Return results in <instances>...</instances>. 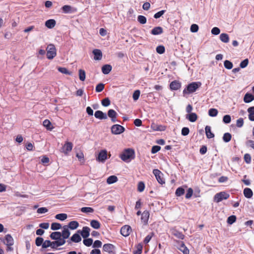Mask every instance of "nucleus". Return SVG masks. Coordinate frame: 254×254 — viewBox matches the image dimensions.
Returning a JSON list of instances; mask_svg holds the SVG:
<instances>
[{
    "label": "nucleus",
    "instance_id": "nucleus-1",
    "mask_svg": "<svg viewBox=\"0 0 254 254\" xmlns=\"http://www.w3.org/2000/svg\"><path fill=\"white\" fill-rule=\"evenodd\" d=\"M134 151L132 149L127 148L125 149L120 155L121 159L126 162H129L134 158Z\"/></svg>",
    "mask_w": 254,
    "mask_h": 254
},
{
    "label": "nucleus",
    "instance_id": "nucleus-2",
    "mask_svg": "<svg viewBox=\"0 0 254 254\" xmlns=\"http://www.w3.org/2000/svg\"><path fill=\"white\" fill-rule=\"evenodd\" d=\"M201 85L200 82H192L189 84L186 88L183 90V94H191L194 92Z\"/></svg>",
    "mask_w": 254,
    "mask_h": 254
},
{
    "label": "nucleus",
    "instance_id": "nucleus-3",
    "mask_svg": "<svg viewBox=\"0 0 254 254\" xmlns=\"http://www.w3.org/2000/svg\"><path fill=\"white\" fill-rule=\"evenodd\" d=\"M47 58L49 60L53 59L57 55V50L54 44H50L46 48Z\"/></svg>",
    "mask_w": 254,
    "mask_h": 254
},
{
    "label": "nucleus",
    "instance_id": "nucleus-4",
    "mask_svg": "<svg viewBox=\"0 0 254 254\" xmlns=\"http://www.w3.org/2000/svg\"><path fill=\"white\" fill-rule=\"evenodd\" d=\"M229 197V194L225 192L222 191L216 193L214 196V201L219 202L223 199H227Z\"/></svg>",
    "mask_w": 254,
    "mask_h": 254
},
{
    "label": "nucleus",
    "instance_id": "nucleus-5",
    "mask_svg": "<svg viewBox=\"0 0 254 254\" xmlns=\"http://www.w3.org/2000/svg\"><path fill=\"white\" fill-rule=\"evenodd\" d=\"M125 131V128L119 125H114L111 127V131L113 134H119Z\"/></svg>",
    "mask_w": 254,
    "mask_h": 254
},
{
    "label": "nucleus",
    "instance_id": "nucleus-6",
    "mask_svg": "<svg viewBox=\"0 0 254 254\" xmlns=\"http://www.w3.org/2000/svg\"><path fill=\"white\" fill-rule=\"evenodd\" d=\"M153 173L159 184L162 185L165 183V181L162 177L163 174L158 169H154L153 171Z\"/></svg>",
    "mask_w": 254,
    "mask_h": 254
},
{
    "label": "nucleus",
    "instance_id": "nucleus-7",
    "mask_svg": "<svg viewBox=\"0 0 254 254\" xmlns=\"http://www.w3.org/2000/svg\"><path fill=\"white\" fill-rule=\"evenodd\" d=\"M107 158V151L106 150H101L96 158L97 161L100 162L104 163Z\"/></svg>",
    "mask_w": 254,
    "mask_h": 254
},
{
    "label": "nucleus",
    "instance_id": "nucleus-8",
    "mask_svg": "<svg viewBox=\"0 0 254 254\" xmlns=\"http://www.w3.org/2000/svg\"><path fill=\"white\" fill-rule=\"evenodd\" d=\"M73 145L71 142H66L64 146L61 149V152L64 153L65 154H67L69 152H70L72 148Z\"/></svg>",
    "mask_w": 254,
    "mask_h": 254
},
{
    "label": "nucleus",
    "instance_id": "nucleus-9",
    "mask_svg": "<svg viewBox=\"0 0 254 254\" xmlns=\"http://www.w3.org/2000/svg\"><path fill=\"white\" fill-rule=\"evenodd\" d=\"M131 231V228L129 225H125L121 229V234L124 237H127L129 235Z\"/></svg>",
    "mask_w": 254,
    "mask_h": 254
},
{
    "label": "nucleus",
    "instance_id": "nucleus-10",
    "mask_svg": "<svg viewBox=\"0 0 254 254\" xmlns=\"http://www.w3.org/2000/svg\"><path fill=\"white\" fill-rule=\"evenodd\" d=\"M70 233L68 227L67 225L64 226L63 231L61 233L62 237L64 239H67L70 236Z\"/></svg>",
    "mask_w": 254,
    "mask_h": 254
},
{
    "label": "nucleus",
    "instance_id": "nucleus-11",
    "mask_svg": "<svg viewBox=\"0 0 254 254\" xmlns=\"http://www.w3.org/2000/svg\"><path fill=\"white\" fill-rule=\"evenodd\" d=\"M149 215V211L147 210L143 211L141 214V220L144 225L148 223Z\"/></svg>",
    "mask_w": 254,
    "mask_h": 254
},
{
    "label": "nucleus",
    "instance_id": "nucleus-12",
    "mask_svg": "<svg viewBox=\"0 0 254 254\" xmlns=\"http://www.w3.org/2000/svg\"><path fill=\"white\" fill-rule=\"evenodd\" d=\"M4 244L7 246H11L14 244V240L10 234H7L5 237V240L3 241Z\"/></svg>",
    "mask_w": 254,
    "mask_h": 254
},
{
    "label": "nucleus",
    "instance_id": "nucleus-13",
    "mask_svg": "<svg viewBox=\"0 0 254 254\" xmlns=\"http://www.w3.org/2000/svg\"><path fill=\"white\" fill-rule=\"evenodd\" d=\"M95 117L100 120H105L107 119V116L105 113H104L102 111H97L94 114Z\"/></svg>",
    "mask_w": 254,
    "mask_h": 254
},
{
    "label": "nucleus",
    "instance_id": "nucleus-14",
    "mask_svg": "<svg viewBox=\"0 0 254 254\" xmlns=\"http://www.w3.org/2000/svg\"><path fill=\"white\" fill-rule=\"evenodd\" d=\"M115 247L111 244H106L103 245V249L105 252L109 253H112L114 250Z\"/></svg>",
    "mask_w": 254,
    "mask_h": 254
},
{
    "label": "nucleus",
    "instance_id": "nucleus-15",
    "mask_svg": "<svg viewBox=\"0 0 254 254\" xmlns=\"http://www.w3.org/2000/svg\"><path fill=\"white\" fill-rule=\"evenodd\" d=\"M108 116L111 119V121L113 123H115L117 121L116 117L117 116V113L115 110L113 109H110L108 112Z\"/></svg>",
    "mask_w": 254,
    "mask_h": 254
},
{
    "label": "nucleus",
    "instance_id": "nucleus-16",
    "mask_svg": "<svg viewBox=\"0 0 254 254\" xmlns=\"http://www.w3.org/2000/svg\"><path fill=\"white\" fill-rule=\"evenodd\" d=\"M181 87V83L176 80L172 81L170 84V87L171 89L173 90H177L180 88Z\"/></svg>",
    "mask_w": 254,
    "mask_h": 254
},
{
    "label": "nucleus",
    "instance_id": "nucleus-17",
    "mask_svg": "<svg viewBox=\"0 0 254 254\" xmlns=\"http://www.w3.org/2000/svg\"><path fill=\"white\" fill-rule=\"evenodd\" d=\"M93 54L94 55V59L95 60H101L102 57V53L100 50L95 49L93 51Z\"/></svg>",
    "mask_w": 254,
    "mask_h": 254
},
{
    "label": "nucleus",
    "instance_id": "nucleus-18",
    "mask_svg": "<svg viewBox=\"0 0 254 254\" xmlns=\"http://www.w3.org/2000/svg\"><path fill=\"white\" fill-rule=\"evenodd\" d=\"M151 128L155 131H164L166 129V127L162 125H158L153 123L151 125Z\"/></svg>",
    "mask_w": 254,
    "mask_h": 254
},
{
    "label": "nucleus",
    "instance_id": "nucleus-19",
    "mask_svg": "<svg viewBox=\"0 0 254 254\" xmlns=\"http://www.w3.org/2000/svg\"><path fill=\"white\" fill-rule=\"evenodd\" d=\"M90 229L87 226L83 227L80 234L83 238H86L89 236Z\"/></svg>",
    "mask_w": 254,
    "mask_h": 254
},
{
    "label": "nucleus",
    "instance_id": "nucleus-20",
    "mask_svg": "<svg viewBox=\"0 0 254 254\" xmlns=\"http://www.w3.org/2000/svg\"><path fill=\"white\" fill-rule=\"evenodd\" d=\"M197 115L195 113L188 114L186 115L187 119L190 122H194L197 120Z\"/></svg>",
    "mask_w": 254,
    "mask_h": 254
},
{
    "label": "nucleus",
    "instance_id": "nucleus-21",
    "mask_svg": "<svg viewBox=\"0 0 254 254\" xmlns=\"http://www.w3.org/2000/svg\"><path fill=\"white\" fill-rule=\"evenodd\" d=\"M163 32V28L160 26L154 27L151 31V34L153 35H157L161 34Z\"/></svg>",
    "mask_w": 254,
    "mask_h": 254
},
{
    "label": "nucleus",
    "instance_id": "nucleus-22",
    "mask_svg": "<svg viewBox=\"0 0 254 254\" xmlns=\"http://www.w3.org/2000/svg\"><path fill=\"white\" fill-rule=\"evenodd\" d=\"M253 100H254V96L252 94L249 93H247L245 95L244 97V101L245 103H250L251 102H252Z\"/></svg>",
    "mask_w": 254,
    "mask_h": 254
},
{
    "label": "nucleus",
    "instance_id": "nucleus-23",
    "mask_svg": "<svg viewBox=\"0 0 254 254\" xmlns=\"http://www.w3.org/2000/svg\"><path fill=\"white\" fill-rule=\"evenodd\" d=\"M171 231V234L177 238L182 240L184 238V235L181 232H179L177 230L173 229Z\"/></svg>",
    "mask_w": 254,
    "mask_h": 254
},
{
    "label": "nucleus",
    "instance_id": "nucleus-24",
    "mask_svg": "<svg viewBox=\"0 0 254 254\" xmlns=\"http://www.w3.org/2000/svg\"><path fill=\"white\" fill-rule=\"evenodd\" d=\"M56 21L54 19H49L46 21L45 26L50 29L54 28L56 25Z\"/></svg>",
    "mask_w": 254,
    "mask_h": 254
},
{
    "label": "nucleus",
    "instance_id": "nucleus-25",
    "mask_svg": "<svg viewBox=\"0 0 254 254\" xmlns=\"http://www.w3.org/2000/svg\"><path fill=\"white\" fill-rule=\"evenodd\" d=\"M206 135L208 138H212L214 137V134L211 132V127L208 126H206L205 128Z\"/></svg>",
    "mask_w": 254,
    "mask_h": 254
},
{
    "label": "nucleus",
    "instance_id": "nucleus-26",
    "mask_svg": "<svg viewBox=\"0 0 254 254\" xmlns=\"http://www.w3.org/2000/svg\"><path fill=\"white\" fill-rule=\"evenodd\" d=\"M112 68V67L111 65L105 64L102 66V71L104 74H107L111 71Z\"/></svg>",
    "mask_w": 254,
    "mask_h": 254
},
{
    "label": "nucleus",
    "instance_id": "nucleus-27",
    "mask_svg": "<svg viewBox=\"0 0 254 254\" xmlns=\"http://www.w3.org/2000/svg\"><path fill=\"white\" fill-rule=\"evenodd\" d=\"M244 194L246 197L250 198L252 197L253 192L251 189L247 188L244 190Z\"/></svg>",
    "mask_w": 254,
    "mask_h": 254
},
{
    "label": "nucleus",
    "instance_id": "nucleus-28",
    "mask_svg": "<svg viewBox=\"0 0 254 254\" xmlns=\"http://www.w3.org/2000/svg\"><path fill=\"white\" fill-rule=\"evenodd\" d=\"M62 237L61 233L60 232H53L50 235V238L52 240H58Z\"/></svg>",
    "mask_w": 254,
    "mask_h": 254
},
{
    "label": "nucleus",
    "instance_id": "nucleus-29",
    "mask_svg": "<svg viewBox=\"0 0 254 254\" xmlns=\"http://www.w3.org/2000/svg\"><path fill=\"white\" fill-rule=\"evenodd\" d=\"M249 119L251 121H254V107H251L248 108Z\"/></svg>",
    "mask_w": 254,
    "mask_h": 254
},
{
    "label": "nucleus",
    "instance_id": "nucleus-30",
    "mask_svg": "<svg viewBox=\"0 0 254 254\" xmlns=\"http://www.w3.org/2000/svg\"><path fill=\"white\" fill-rule=\"evenodd\" d=\"M67 226L68 227V228L71 230H75L79 226V223L76 221H72Z\"/></svg>",
    "mask_w": 254,
    "mask_h": 254
},
{
    "label": "nucleus",
    "instance_id": "nucleus-31",
    "mask_svg": "<svg viewBox=\"0 0 254 254\" xmlns=\"http://www.w3.org/2000/svg\"><path fill=\"white\" fill-rule=\"evenodd\" d=\"M91 226L95 229H98L100 228L101 224L99 222L96 220H92L90 222Z\"/></svg>",
    "mask_w": 254,
    "mask_h": 254
},
{
    "label": "nucleus",
    "instance_id": "nucleus-32",
    "mask_svg": "<svg viewBox=\"0 0 254 254\" xmlns=\"http://www.w3.org/2000/svg\"><path fill=\"white\" fill-rule=\"evenodd\" d=\"M220 39L222 42L227 43L229 41V35L226 33H222L220 35Z\"/></svg>",
    "mask_w": 254,
    "mask_h": 254
},
{
    "label": "nucleus",
    "instance_id": "nucleus-33",
    "mask_svg": "<svg viewBox=\"0 0 254 254\" xmlns=\"http://www.w3.org/2000/svg\"><path fill=\"white\" fill-rule=\"evenodd\" d=\"M70 240L74 243H78L81 241V238L78 234L76 233L70 238Z\"/></svg>",
    "mask_w": 254,
    "mask_h": 254
},
{
    "label": "nucleus",
    "instance_id": "nucleus-34",
    "mask_svg": "<svg viewBox=\"0 0 254 254\" xmlns=\"http://www.w3.org/2000/svg\"><path fill=\"white\" fill-rule=\"evenodd\" d=\"M118 181V178L114 175L111 176L107 179V183L108 184H112L117 182Z\"/></svg>",
    "mask_w": 254,
    "mask_h": 254
},
{
    "label": "nucleus",
    "instance_id": "nucleus-35",
    "mask_svg": "<svg viewBox=\"0 0 254 254\" xmlns=\"http://www.w3.org/2000/svg\"><path fill=\"white\" fill-rule=\"evenodd\" d=\"M80 210L82 212L87 213V214L92 213L94 212V209L90 207H82L80 209Z\"/></svg>",
    "mask_w": 254,
    "mask_h": 254
},
{
    "label": "nucleus",
    "instance_id": "nucleus-36",
    "mask_svg": "<svg viewBox=\"0 0 254 254\" xmlns=\"http://www.w3.org/2000/svg\"><path fill=\"white\" fill-rule=\"evenodd\" d=\"M78 72L79 79L82 81H84L86 78L85 71L82 69H80L78 70Z\"/></svg>",
    "mask_w": 254,
    "mask_h": 254
},
{
    "label": "nucleus",
    "instance_id": "nucleus-37",
    "mask_svg": "<svg viewBox=\"0 0 254 254\" xmlns=\"http://www.w3.org/2000/svg\"><path fill=\"white\" fill-rule=\"evenodd\" d=\"M43 125L49 130H52L53 128V127H52L51 123L48 120H45L43 121Z\"/></svg>",
    "mask_w": 254,
    "mask_h": 254
},
{
    "label": "nucleus",
    "instance_id": "nucleus-38",
    "mask_svg": "<svg viewBox=\"0 0 254 254\" xmlns=\"http://www.w3.org/2000/svg\"><path fill=\"white\" fill-rule=\"evenodd\" d=\"M179 250L182 252L184 254H189V249L185 246L183 243H182L180 247H179Z\"/></svg>",
    "mask_w": 254,
    "mask_h": 254
},
{
    "label": "nucleus",
    "instance_id": "nucleus-39",
    "mask_svg": "<svg viewBox=\"0 0 254 254\" xmlns=\"http://www.w3.org/2000/svg\"><path fill=\"white\" fill-rule=\"evenodd\" d=\"M67 216L66 214H65V213H60V214H57L55 216V218L57 219H58V220H60L61 221H64V220H65L67 218Z\"/></svg>",
    "mask_w": 254,
    "mask_h": 254
},
{
    "label": "nucleus",
    "instance_id": "nucleus-40",
    "mask_svg": "<svg viewBox=\"0 0 254 254\" xmlns=\"http://www.w3.org/2000/svg\"><path fill=\"white\" fill-rule=\"evenodd\" d=\"M58 70L60 72L64 73V74L70 75H72V72L70 71H69L67 70V69L65 67H58Z\"/></svg>",
    "mask_w": 254,
    "mask_h": 254
},
{
    "label": "nucleus",
    "instance_id": "nucleus-41",
    "mask_svg": "<svg viewBox=\"0 0 254 254\" xmlns=\"http://www.w3.org/2000/svg\"><path fill=\"white\" fill-rule=\"evenodd\" d=\"M232 138L231 134L230 133H225L223 136V140L225 142H229Z\"/></svg>",
    "mask_w": 254,
    "mask_h": 254
},
{
    "label": "nucleus",
    "instance_id": "nucleus-42",
    "mask_svg": "<svg viewBox=\"0 0 254 254\" xmlns=\"http://www.w3.org/2000/svg\"><path fill=\"white\" fill-rule=\"evenodd\" d=\"M218 114V111L214 108H211L208 111V115L211 117H216Z\"/></svg>",
    "mask_w": 254,
    "mask_h": 254
},
{
    "label": "nucleus",
    "instance_id": "nucleus-43",
    "mask_svg": "<svg viewBox=\"0 0 254 254\" xmlns=\"http://www.w3.org/2000/svg\"><path fill=\"white\" fill-rule=\"evenodd\" d=\"M224 67L228 69H231L233 67L232 63L228 60H226L224 61Z\"/></svg>",
    "mask_w": 254,
    "mask_h": 254
},
{
    "label": "nucleus",
    "instance_id": "nucleus-44",
    "mask_svg": "<svg viewBox=\"0 0 254 254\" xmlns=\"http://www.w3.org/2000/svg\"><path fill=\"white\" fill-rule=\"evenodd\" d=\"M137 21L141 24H144L146 23V18L143 15H138L137 17Z\"/></svg>",
    "mask_w": 254,
    "mask_h": 254
},
{
    "label": "nucleus",
    "instance_id": "nucleus-45",
    "mask_svg": "<svg viewBox=\"0 0 254 254\" xmlns=\"http://www.w3.org/2000/svg\"><path fill=\"white\" fill-rule=\"evenodd\" d=\"M62 225L59 223H53L51 224V229L53 230H57L61 229Z\"/></svg>",
    "mask_w": 254,
    "mask_h": 254
},
{
    "label": "nucleus",
    "instance_id": "nucleus-46",
    "mask_svg": "<svg viewBox=\"0 0 254 254\" xmlns=\"http://www.w3.org/2000/svg\"><path fill=\"white\" fill-rule=\"evenodd\" d=\"M184 193L185 190L181 187H180L176 190V194L177 196H180L182 195Z\"/></svg>",
    "mask_w": 254,
    "mask_h": 254
},
{
    "label": "nucleus",
    "instance_id": "nucleus-47",
    "mask_svg": "<svg viewBox=\"0 0 254 254\" xmlns=\"http://www.w3.org/2000/svg\"><path fill=\"white\" fill-rule=\"evenodd\" d=\"M236 220V217L235 215H231L227 219V223L229 224H232Z\"/></svg>",
    "mask_w": 254,
    "mask_h": 254
},
{
    "label": "nucleus",
    "instance_id": "nucleus-48",
    "mask_svg": "<svg viewBox=\"0 0 254 254\" xmlns=\"http://www.w3.org/2000/svg\"><path fill=\"white\" fill-rule=\"evenodd\" d=\"M104 88V84L103 83H99L96 87L95 90L97 92H100L103 90Z\"/></svg>",
    "mask_w": 254,
    "mask_h": 254
},
{
    "label": "nucleus",
    "instance_id": "nucleus-49",
    "mask_svg": "<svg viewBox=\"0 0 254 254\" xmlns=\"http://www.w3.org/2000/svg\"><path fill=\"white\" fill-rule=\"evenodd\" d=\"M83 244L87 247L90 246L93 243V240L91 238L84 239L83 241Z\"/></svg>",
    "mask_w": 254,
    "mask_h": 254
},
{
    "label": "nucleus",
    "instance_id": "nucleus-50",
    "mask_svg": "<svg viewBox=\"0 0 254 254\" xmlns=\"http://www.w3.org/2000/svg\"><path fill=\"white\" fill-rule=\"evenodd\" d=\"M145 188L144 184L142 182H140L138 184L137 190L139 192H142L144 190Z\"/></svg>",
    "mask_w": 254,
    "mask_h": 254
},
{
    "label": "nucleus",
    "instance_id": "nucleus-51",
    "mask_svg": "<svg viewBox=\"0 0 254 254\" xmlns=\"http://www.w3.org/2000/svg\"><path fill=\"white\" fill-rule=\"evenodd\" d=\"M43 243H44V240L42 238L37 237L36 239L35 244L37 246H40L41 245L42 246V244Z\"/></svg>",
    "mask_w": 254,
    "mask_h": 254
},
{
    "label": "nucleus",
    "instance_id": "nucleus-52",
    "mask_svg": "<svg viewBox=\"0 0 254 254\" xmlns=\"http://www.w3.org/2000/svg\"><path fill=\"white\" fill-rule=\"evenodd\" d=\"M136 250L134 252V254H141L142 250V246L138 244L136 246Z\"/></svg>",
    "mask_w": 254,
    "mask_h": 254
},
{
    "label": "nucleus",
    "instance_id": "nucleus-53",
    "mask_svg": "<svg viewBox=\"0 0 254 254\" xmlns=\"http://www.w3.org/2000/svg\"><path fill=\"white\" fill-rule=\"evenodd\" d=\"M140 91L138 90H135L134 92V93L133 94L132 97L134 101H136L138 99L139 97L140 96Z\"/></svg>",
    "mask_w": 254,
    "mask_h": 254
},
{
    "label": "nucleus",
    "instance_id": "nucleus-54",
    "mask_svg": "<svg viewBox=\"0 0 254 254\" xmlns=\"http://www.w3.org/2000/svg\"><path fill=\"white\" fill-rule=\"evenodd\" d=\"M156 52L160 54L165 52V47L163 46H159L156 48Z\"/></svg>",
    "mask_w": 254,
    "mask_h": 254
},
{
    "label": "nucleus",
    "instance_id": "nucleus-55",
    "mask_svg": "<svg viewBox=\"0 0 254 254\" xmlns=\"http://www.w3.org/2000/svg\"><path fill=\"white\" fill-rule=\"evenodd\" d=\"M248 64H249V60L248 59H246L244 60V61H243L240 63V66L242 68H245L246 66H247V65H248Z\"/></svg>",
    "mask_w": 254,
    "mask_h": 254
},
{
    "label": "nucleus",
    "instance_id": "nucleus-56",
    "mask_svg": "<svg viewBox=\"0 0 254 254\" xmlns=\"http://www.w3.org/2000/svg\"><path fill=\"white\" fill-rule=\"evenodd\" d=\"M190 129L187 127H184L182 129L181 133L184 136H186L189 134Z\"/></svg>",
    "mask_w": 254,
    "mask_h": 254
},
{
    "label": "nucleus",
    "instance_id": "nucleus-57",
    "mask_svg": "<svg viewBox=\"0 0 254 254\" xmlns=\"http://www.w3.org/2000/svg\"><path fill=\"white\" fill-rule=\"evenodd\" d=\"M62 9L65 13H69L71 11V7L68 5H65L62 7Z\"/></svg>",
    "mask_w": 254,
    "mask_h": 254
},
{
    "label": "nucleus",
    "instance_id": "nucleus-58",
    "mask_svg": "<svg viewBox=\"0 0 254 254\" xmlns=\"http://www.w3.org/2000/svg\"><path fill=\"white\" fill-rule=\"evenodd\" d=\"M244 160L247 164H250L251 162V156L249 154H246L244 155Z\"/></svg>",
    "mask_w": 254,
    "mask_h": 254
},
{
    "label": "nucleus",
    "instance_id": "nucleus-59",
    "mask_svg": "<svg viewBox=\"0 0 254 254\" xmlns=\"http://www.w3.org/2000/svg\"><path fill=\"white\" fill-rule=\"evenodd\" d=\"M110 104V101L108 98H106L102 101V105L104 107H107L109 106Z\"/></svg>",
    "mask_w": 254,
    "mask_h": 254
},
{
    "label": "nucleus",
    "instance_id": "nucleus-60",
    "mask_svg": "<svg viewBox=\"0 0 254 254\" xmlns=\"http://www.w3.org/2000/svg\"><path fill=\"white\" fill-rule=\"evenodd\" d=\"M51 246V242L49 240H46L42 244V248L44 249L47 248Z\"/></svg>",
    "mask_w": 254,
    "mask_h": 254
},
{
    "label": "nucleus",
    "instance_id": "nucleus-61",
    "mask_svg": "<svg viewBox=\"0 0 254 254\" xmlns=\"http://www.w3.org/2000/svg\"><path fill=\"white\" fill-rule=\"evenodd\" d=\"M198 30V26L197 24H193L190 26V31L191 32H196Z\"/></svg>",
    "mask_w": 254,
    "mask_h": 254
},
{
    "label": "nucleus",
    "instance_id": "nucleus-62",
    "mask_svg": "<svg viewBox=\"0 0 254 254\" xmlns=\"http://www.w3.org/2000/svg\"><path fill=\"white\" fill-rule=\"evenodd\" d=\"M244 120L243 118H239L237 120L236 126L238 127H241L243 126Z\"/></svg>",
    "mask_w": 254,
    "mask_h": 254
},
{
    "label": "nucleus",
    "instance_id": "nucleus-63",
    "mask_svg": "<svg viewBox=\"0 0 254 254\" xmlns=\"http://www.w3.org/2000/svg\"><path fill=\"white\" fill-rule=\"evenodd\" d=\"M220 33V30L218 27H214L211 30V33L215 35H217Z\"/></svg>",
    "mask_w": 254,
    "mask_h": 254
},
{
    "label": "nucleus",
    "instance_id": "nucleus-64",
    "mask_svg": "<svg viewBox=\"0 0 254 254\" xmlns=\"http://www.w3.org/2000/svg\"><path fill=\"white\" fill-rule=\"evenodd\" d=\"M223 121L226 124H229L231 122V117L230 115H225L223 118Z\"/></svg>",
    "mask_w": 254,
    "mask_h": 254
}]
</instances>
